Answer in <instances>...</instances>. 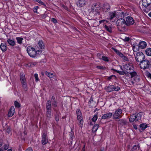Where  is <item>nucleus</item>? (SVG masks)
Masks as SVG:
<instances>
[{
  "label": "nucleus",
  "mask_w": 151,
  "mask_h": 151,
  "mask_svg": "<svg viewBox=\"0 0 151 151\" xmlns=\"http://www.w3.org/2000/svg\"><path fill=\"white\" fill-rule=\"evenodd\" d=\"M27 51L28 55L31 57L35 58L37 56V52L34 47L31 46H28L27 48Z\"/></svg>",
  "instance_id": "f257e3e1"
},
{
  "label": "nucleus",
  "mask_w": 151,
  "mask_h": 151,
  "mask_svg": "<svg viewBox=\"0 0 151 151\" xmlns=\"http://www.w3.org/2000/svg\"><path fill=\"white\" fill-rule=\"evenodd\" d=\"M150 65V62L147 59L144 60L139 63V65L141 68L145 69L149 68Z\"/></svg>",
  "instance_id": "f03ea898"
},
{
  "label": "nucleus",
  "mask_w": 151,
  "mask_h": 151,
  "mask_svg": "<svg viewBox=\"0 0 151 151\" xmlns=\"http://www.w3.org/2000/svg\"><path fill=\"white\" fill-rule=\"evenodd\" d=\"M136 61L140 63L145 59L144 54L141 52H139L136 53L135 56Z\"/></svg>",
  "instance_id": "7ed1b4c3"
},
{
  "label": "nucleus",
  "mask_w": 151,
  "mask_h": 151,
  "mask_svg": "<svg viewBox=\"0 0 151 151\" xmlns=\"http://www.w3.org/2000/svg\"><path fill=\"white\" fill-rule=\"evenodd\" d=\"M123 68L124 71L128 73L134 71V69L133 65L132 63H129L125 65H124Z\"/></svg>",
  "instance_id": "20e7f679"
},
{
  "label": "nucleus",
  "mask_w": 151,
  "mask_h": 151,
  "mask_svg": "<svg viewBox=\"0 0 151 151\" xmlns=\"http://www.w3.org/2000/svg\"><path fill=\"white\" fill-rule=\"evenodd\" d=\"M122 111L120 109L116 110L113 114V119H119L122 117Z\"/></svg>",
  "instance_id": "39448f33"
},
{
  "label": "nucleus",
  "mask_w": 151,
  "mask_h": 151,
  "mask_svg": "<svg viewBox=\"0 0 151 151\" xmlns=\"http://www.w3.org/2000/svg\"><path fill=\"white\" fill-rule=\"evenodd\" d=\"M129 73L131 75V78L135 82H138L139 81V77L137 75V73L135 72L132 71Z\"/></svg>",
  "instance_id": "423d86ee"
},
{
  "label": "nucleus",
  "mask_w": 151,
  "mask_h": 151,
  "mask_svg": "<svg viewBox=\"0 0 151 151\" xmlns=\"http://www.w3.org/2000/svg\"><path fill=\"white\" fill-rule=\"evenodd\" d=\"M120 89L118 86L115 87L114 85H110L108 86L106 88V90L109 92H111L114 91H118Z\"/></svg>",
  "instance_id": "0eeeda50"
},
{
  "label": "nucleus",
  "mask_w": 151,
  "mask_h": 151,
  "mask_svg": "<svg viewBox=\"0 0 151 151\" xmlns=\"http://www.w3.org/2000/svg\"><path fill=\"white\" fill-rule=\"evenodd\" d=\"M92 12L95 13H100L102 11V8L98 5H94L91 8Z\"/></svg>",
  "instance_id": "6e6552de"
},
{
  "label": "nucleus",
  "mask_w": 151,
  "mask_h": 151,
  "mask_svg": "<svg viewBox=\"0 0 151 151\" xmlns=\"http://www.w3.org/2000/svg\"><path fill=\"white\" fill-rule=\"evenodd\" d=\"M116 24L117 26L122 28H124L125 25L126 24L125 21L124 19L122 18L119 19L117 20L116 22Z\"/></svg>",
  "instance_id": "1a4fd4ad"
},
{
  "label": "nucleus",
  "mask_w": 151,
  "mask_h": 151,
  "mask_svg": "<svg viewBox=\"0 0 151 151\" xmlns=\"http://www.w3.org/2000/svg\"><path fill=\"white\" fill-rule=\"evenodd\" d=\"M20 80L22 85L24 89H26L27 84L26 83V78L24 75L22 74L20 76Z\"/></svg>",
  "instance_id": "9d476101"
},
{
  "label": "nucleus",
  "mask_w": 151,
  "mask_h": 151,
  "mask_svg": "<svg viewBox=\"0 0 151 151\" xmlns=\"http://www.w3.org/2000/svg\"><path fill=\"white\" fill-rule=\"evenodd\" d=\"M123 13V12L120 11L119 12L116 11H114V12H112L109 13V15L110 17V19H112L114 17L116 16H120V14H122Z\"/></svg>",
  "instance_id": "9b49d317"
},
{
  "label": "nucleus",
  "mask_w": 151,
  "mask_h": 151,
  "mask_svg": "<svg viewBox=\"0 0 151 151\" xmlns=\"http://www.w3.org/2000/svg\"><path fill=\"white\" fill-rule=\"evenodd\" d=\"M140 118L139 114H138L137 115L133 114L129 118V121L130 122H133L134 120L136 121H138Z\"/></svg>",
  "instance_id": "f8f14e48"
},
{
  "label": "nucleus",
  "mask_w": 151,
  "mask_h": 151,
  "mask_svg": "<svg viewBox=\"0 0 151 151\" xmlns=\"http://www.w3.org/2000/svg\"><path fill=\"white\" fill-rule=\"evenodd\" d=\"M125 22L127 25H132L134 23V20L132 17L129 16L126 18Z\"/></svg>",
  "instance_id": "ddd939ff"
},
{
  "label": "nucleus",
  "mask_w": 151,
  "mask_h": 151,
  "mask_svg": "<svg viewBox=\"0 0 151 151\" xmlns=\"http://www.w3.org/2000/svg\"><path fill=\"white\" fill-rule=\"evenodd\" d=\"M86 0H79L77 3V5L80 7H82L86 5Z\"/></svg>",
  "instance_id": "4468645a"
},
{
  "label": "nucleus",
  "mask_w": 151,
  "mask_h": 151,
  "mask_svg": "<svg viewBox=\"0 0 151 151\" xmlns=\"http://www.w3.org/2000/svg\"><path fill=\"white\" fill-rule=\"evenodd\" d=\"M15 112V108L13 106H11L9 111L8 116L9 117L12 116L14 114Z\"/></svg>",
  "instance_id": "2eb2a0df"
},
{
  "label": "nucleus",
  "mask_w": 151,
  "mask_h": 151,
  "mask_svg": "<svg viewBox=\"0 0 151 151\" xmlns=\"http://www.w3.org/2000/svg\"><path fill=\"white\" fill-rule=\"evenodd\" d=\"M113 116L112 113L109 112L104 114L102 117L103 119H109L111 118Z\"/></svg>",
  "instance_id": "dca6fc26"
},
{
  "label": "nucleus",
  "mask_w": 151,
  "mask_h": 151,
  "mask_svg": "<svg viewBox=\"0 0 151 151\" xmlns=\"http://www.w3.org/2000/svg\"><path fill=\"white\" fill-rule=\"evenodd\" d=\"M151 3V0H142V4L143 6L147 7Z\"/></svg>",
  "instance_id": "f3484780"
},
{
  "label": "nucleus",
  "mask_w": 151,
  "mask_h": 151,
  "mask_svg": "<svg viewBox=\"0 0 151 151\" xmlns=\"http://www.w3.org/2000/svg\"><path fill=\"white\" fill-rule=\"evenodd\" d=\"M138 44L139 46V47L141 49H145L146 47L147 46V43L145 41H141Z\"/></svg>",
  "instance_id": "a211bd4d"
},
{
  "label": "nucleus",
  "mask_w": 151,
  "mask_h": 151,
  "mask_svg": "<svg viewBox=\"0 0 151 151\" xmlns=\"http://www.w3.org/2000/svg\"><path fill=\"white\" fill-rule=\"evenodd\" d=\"M110 9L109 5L107 3L104 4V5L103 7L102 8V11L104 12H107Z\"/></svg>",
  "instance_id": "6ab92c4d"
},
{
  "label": "nucleus",
  "mask_w": 151,
  "mask_h": 151,
  "mask_svg": "<svg viewBox=\"0 0 151 151\" xmlns=\"http://www.w3.org/2000/svg\"><path fill=\"white\" fill-rule=\"evenodd\" d=\"M51 102L52 106H53L55 107H56L57 106V101L55 99V97L54 96H52V97L51 99Z\"/></svg>",
  "instance_id": "aec40b11"
},
{
  "label": "nucleus",
  "mask_w": 151,
  "mask_h": 151,
  "mask_svg": "<svg viewBox=\"0 0 151 151\" xmlns=\"http://www.w3.org/2000/svg\"><path fill=\"white\" fill-rule=\"evenodd\" d=\"M97 56L101 59H102L103 60L105 61H109V60L108 59V58L106 56H102L100 54H98Z\"/></svg>",
  "instance_id": "412c9836"
},
{
  "label": "nucleus",
  "mask_w": 151,
  "mask_h": 151,
  "mask_svg": "<svg viewBox=\"0 0 151 151\" xmlns=\"http://www.w3.org/2000/svg\"><path fill=\"white\" fill-rule=\"evenodd\" d=\"M133 50L134 51L137 52L139 50L140 47L139 44H133L132 47Z\"/></svg>",
  "instance_id": "4be33fe9"
},
{
  "label": "nucleus",
  "mask_w": 151,
  "mask_h": 151,
  "mask_svg": "<svg viewBox=\"0 0 151 151\" xmlns=\"http://www.w3.org/2000/svg\"><path fill=\"white\" fill-rule=\"evenodd\" d=\"M0 48L3 52H5L6 50V45L5 43H1L0 45Z\"/></svg>",
  "instance_id": "5701e85b"
},
{
  "label": "nucleus",
  "mask_w": 151,
  "mask_h": 151,
  "mask_svg": "<svg viewBox=\"0 0 151 151\" xmlns=\"http://www.w3.org/2000/svg\"><path fill=\"white\" fill-rule=\"evenodd\" d=\"M118 122V124H120L124 125L127 124L126 120L125 119H119Z\"/></svg>",
  "instance_id": "b1692460"
},
{
  "label": "nucleus",
  "mask_w": 151,
  "mask_h": 151,
  "mask_svg": "<svg viewBox=\"0 0 151 151\" xmlns=\"http://www.w3.org/2000/svg\"><path fill=\"white\" fill-rule=\"evenodd\" d=\"M45 74L48 77L50 78H53V77L55 76V74L51 73H49L47 71L45 72Z\"/></svg>",
  "instance_id": "393cba45"
},
{
  "label": "nucleus",
  "mask_w": 151,
  "mask_h": 151,
  "mask_svg": "<svg viewBox=\"0 0 151 151\" xmlns=\"http://www.w3.org/2000/svg\"><path fill=\"white\" fill-rule=\"evenodd\" d=\"M7 42L8 44L12 46H13L15 45V42L14 40L8 39Z\"/></svg>",
  "instance_id": "a878e982"
},
{
  "label": "nucleus",
  "mask_w": 151,
  "mask_h": 151,
  "mask_svg": "<svg viewBox=\"0 0 151 151\" xmlns=\"http://www.w3.org/2000/svg\"><path fill=\"white\" fill-rule=\"evenodd\" d=\"M76 114L77 115V118L79 119L80 118L83 117L81 112V111L80 109H77L76 111Z\"/></svg>",
  "instance_id": "bb28decb"
},
{
  "label": "nucleus",
  "mask_w": 151,
  "mask_h": 151,
  "mask_svg": "<svg viewBox=\"0 0 151 151\" xmlns=\"http://www.w3.org/2000/svg\"><path fill=\"white\" fill-rule=\"evenodd\" d=\"M99 124H96L94 125L92 128V132H96L99 128Z\"/></svg>",
  "instance_id": "cd10ccee"
},
{
  "label": "nucleus",
  "mask_w": 151,
  "mask_h": 151,
  "mask_svg": "<svg viewBox=\"0 0 151 151\" xmlns=\"http://www.w3.org/2000/svg\"><path fill=\"white\" fill-rule=\"evenodd\" d=\"M146 54L148 56H151V48H147L145 50Z\"/></svg>",
  "instance_id": "c85d7f7f"
},
{
  "label": "nucleus",
  "mask_w": 151,
  "mask_h": 151,
  "mask_svg": "<svg viewBox=\"0 0 151 151\" xmlns=\"http://www.w3.org/2000/svg\"><path fill=\"white\" fill-rule=\"evenodd\" d=\"M51 102L50 100H48L46 104V108L47 109H50Z\"/></svg>",
  "instance_id": "c756f323"
},
{
  "label": "nucleus",
  "mask_w": 151,
  "mask_h": 151,
  "mask_svg": "<svg viewBox=\"0 0 151 151\" xmlns=\"http://www.w3.org/2000/svg\"><path fill=\"white\" fill-rule=\"evenodd\" d=\"M38 45L42 49L44 48L45 46L42 41H39L38 42Z\"/></svg>",
  "instance_id": "7c9ffc66"
},
{
  "label": "nucleus",
  "mask_w": 151,
  "mask_h": 151,
  "mask_svg": "<svg viewBox=\"0 0 151 151\" xmlns=\"http://www.w3.org/2000/svg\"><path fill=\"white\" fill-rule=\"evenodd\" d=\"M77 119L78 122V124L80 127H82L83 125V117H81L79 119L77 118Z\"/></svg>",
  "instance_id": "2f4dec72"
},
{
  "label": "nucleus",
  "mask_w": 151,
  "mask_h": 151,
  "mask_svg": "<svg viewBox=\"0 0 151 151\" xmlns=\"http://www.w3.org/2000/svg\"><path fill=\"white\" fill-rule=\"evenodd\" d=\"M36 64V63L35 62H31L28 63L27 65V66L29 67H32Z\"/></svg>",
  "instance_id": "473e14b6"
},
{
  "label": "nucleus",
  "mask_w": 151,
  "mask_h": 151,
  "mask_svg": "<svg viewBox=\"0 0 151 151\" xmlns=\"http://www.w3.org/2000/svg\"><path fill=\"white\" fill-rule=\"evenodd\" d=\"M47 110L46 112L47 116L48 118H50L51 117V110L50 109H47Z\"/></svg>",
  "instance_id": "72a5a7b5"
},
{
  "label": "nucleus",
  "mask_w": 151,
  "mask_h": 151,
  "mask_svg": "<svg viewBox=\"0 0 151 151\" xmlns=\"http://www.w3.org/2000/svg\"><path fill=\"white\" fill-rule=\"evenodd\" d=\"M16 39L17 40V42L19 44H21L22 43V40H23V38L20 37H17Z\"/></svg>",
  "instance_id": "f704fd0d"
},
{
  "label": "nucleus",
  "mask_w": 151,
  "mask_h": 151,
  "mask_svg": "<svg viewBox=\"0 0 151 151\" xmlns=\"http://www.w3.org/2000/svg\"><path fill=\"white\" fill-rule=\"evenodd\" d=\"M104 28L106 30L109 32H111V28L110 27H108L106 25H105L104 26Z\"/></svg>",
  "instance_id": "c9c22d12"
},
{
  "label": "nucleus",
  "mask_w": 151,
  "mask_h": 151,
  "mask_svg": "<svg viewBox=\"0 0 151 151\" xmlns=\"http://www.w3.org/2000/svg\"><path fill=\"white\" fill-rule=\"evenodd\" d=\"M111 70L115 72H116L117 73H119V74H120L121 75H124V73H125V72H124V71L117 70H115L114 69H112Z\"/></svg>",
  "instance_id": "e433bc0d"
},
{
  "label": "nucleus",
  "mask_w": 151,
  "mask_h": 151,
  "mask_svg": "<svg viewBox=\"0 0 151 151\" xmlns=\"http://www.w3.org/2000/svg\"><path fill=\"white\" fill-rule=\"evenodd\" d=\"M48 139L46 138H42V144H46L48 142Z\"/></svg>",
  "instance_id": "4c0bfd02"
},
{
  "label": "nucleus",
  "mask_w": 151,
  "mask_h": 151,
  "mask_svg": "<svg viewBox=\"0 0 151 151\" xmlns=\"http://www.w3.org/2000/svg\"><path fill=\"white\" fill-rule=\"evenodd\" d=\"M140 127L142 129H145L147 127V125L145 123H142L140 124Z\"/></svg>",
  "instance_id": "58836bf2"
},
{
  "label": "nucleus",
  "mask_w": 151,
  "mask_h": 151,
  "mask_svg": "<svg viewBox=\"0 0 151 151\" xmlns=\"http://www.w3.org/2000/svg\"><path fill=\"white\" fill-rule=\"evenodd\" d=\"M112 49L119 56H120L121 55H122V53L117 49L113 48H112Z\"/></svg>",
  "instance_id": "ea45409f"
},
{
  "label": "nucleus",
  "mask_w": 151,
  "mask_h": 151,
  "mask_svg": "<svg viewBox=\"0 0 151 151\" xmlns=\"http://www.w3.org/2000/svg\"><path fill=\"white\" fill-rule=\"evenodd\" d=\"M119 56L121 57L123 60H125L126 61H127L128 60L127 58L122 53V55H121Z\"/></svg>",
  "instance_id": "a19ab883"
},
{
  "label": "nucleus",
  "mask_w": 151,
  "mask_h": 151,
  "mask_svg": "<svg viewBox=\"0 0 151 151\" xmlns=\"http://www.w3.org/2000/svg\"><path fill=\"white\" fill-rule=\"evenodd\" d=\"M35 78V81L37 82V81H40V79L38 77V75L37 74L35 73L34 75Z\"/></svg>",
  "instance_id": "79ce46f5"
},
{
  "label": "nucleus",
  "mask_w": 151,
  "mask_h": 151,
  "mask_svg": "<svg viewBox=\"0 0 151 151\" xmlns=\"http://www.w3.org/2000/svg\"><path fill=\"white\" fill-rule=\"evenodd\" d=\"M98 116L97 114L95 115L92 119V120L93 122H95L97 120Z\"/></svg>",
  "instance_id": "37998d69"
},
{
  "label": "nucleus",
  "mask_w": 151,
  "mask_h": 151,
  "mask_svg": "<svg viewBox=\"0 0 151 151\" xmlns=\"http://www.w3.org/2000/svg\"><path fill=\"white\" fill-rule=\"evenodd\" d=\"M14 105L16 107L19 108L20 106L19 104L17 101L14 102Z\"/></svg>",
  "instance_id": "c03bdc74"
},
{
  "label": "nucleus",
  "mask_w": 151,
  "mask_h": 151,
  "mask_svg": "<svg viewBox=\"0 0 151 151\" xmlns=\"http://www.w3.org/2000/svg\"><path fill=\"white\" fill-rule=\"evenodd\" d=\"M35 1L40 4L41 5L45 6V4L41 0H35Z\"/></svg>",
  "instance_id": "a18cd8bd"
},
{
  "label": "nucleus",
  "mask_w": 151,
  "mask_h": 151,
  "mask_svg": "<svg viewBox=\"0 0 151 151\" xmlns=\"http://www.w3.org/2000/svg\"><path fill=\"white\" fill-rule=\"evenodd\" d=\"M38 6H36L33 8V11L35 13H37V10L38 9Z\"/></svg>",
  "instance_id": "49530a36"
},
{
  "label": "nucleus",
  "mask_w": 151,
  "mask_h": 151,
  "mask_svg": "<svg viewBox=\"0 0 151 151\" xmlns=\"http://www.w3.org/2000/svg\"><path fill=\"white\" fill-rule=\"evenodd\" d=\"M51 21L52 22H53L54 23H56L57 22L56 19H55V18H52L51 19Z\"/></svg>",
  "instance_id": "de8ad7c7"
},
{
  "label": "nucleus",
  "mask_w": 151,
  "mask_h": 151,
  "mask_svg": "<svg viewBox=\"0 0 151 151\" xmlns=\"http://www.w3.org/2000/svg\"><path fill=\"white\" fill-rule=\"evenodd\" d=\"M47 134L45 133H43L42 136V138H46Z\"/></svg>",
  "instance_id": "09e8293b"
},
{
  "label": "nucleus",
  "mask_w": 151,
  "mask_h": 151,
  "mask_svg": "<svg viewBox=\"0 0 151 151\" xmlns=\"http://www.w3.org/2000/svg\"><path fill=\"white\" fill-rule=\"evenodd\" d=\"M25 151H33V150L31 147H29Z\"/></svg>",
  "instance_id": "8fccbe9b"
},
{
  "label": "nucleus",
  "mask_w": 151,
  "mask_h": 151,
  "mask_svg": "<svg viewBox=\"0 0 151 151\" xmlns=\"http://www.w3.org/2000/svg\"><path fill=\"white\" fill-rule=\"evenodd\" d=\"M129 37H126L124 39V40L125 41H128L129 40Z\"/></svg>",
  "instance_id": "3c124183"
},
{
  "label": "nucleus",
  "mask_w": 151,
  "mask_h": 151,
  "mask_svg": "<svg viewBox=\"0 0 151 151\" xmlns=\"http://www.w3.org/2000/svg\"><path fill=\"white\" fill-rule=\"evenodd\" d=\"M97 68L100 69H104L105 67L103 66H97Z\"/></svg>",
  "instance_id": "603ef678"
},
{
  "label": "nucleus",
  "mask_w": 151,
  "mask_h": 151,
  "mask_svg": "<svg viewBox=\"0 0 151 151\" xmlns=\"http://www.w3.org/2000/svg\"><path fill=\"white\" fill-rule=\"evenodd\" d=\"M137 148V146L136 145H134L132 148V150L133 151L134 150H136Z\"/></svg>",
  "instance_id": "864d4df0"
},
{
  "label": "nucleus",
  "mask_w": 151,
  "mask_h": 151,
  "mask_svg": "<svg viewBox=\"0 0 151 151\" xmlns=\"http://www.w3.org/2000/svg\"><path fill=\"white\" fill-rule=\"evenodd\" d=\"M8 148V146L7 145H5L4 146V148L5 150L7 149Z\"/></svg>",
  "instance_id": "5fc2aeb1"
},
{
  "label": "nucleus",
  "mask_w": 151,
  "mask_h": 151,
  "mask_svg": "<svg viewBox=\"0 0 151 151\" xmlns=\"http://www.w3.org/2000/svg\"><path fill=\"white\" fill-rule=\"evenodd\" d=\"M133 126L134 128L135 129H137V127L136 125L133 124Z\"/></svg>",
  "instance_id": "6e6d98bb"
},
{
  "label": "nucleus",
  "mask_w": 151,
  "mask_h": 151,
  "mask_svg": "<svg viewBox=\"0 0 151 151\" xmlns=\"http://www.w3.org/2000/svg\"><path fill=\"white\" fill-rule=\"evenodd\" d=\"M70 137H71V139H73V134H72V133H71L70 135Z\"/></svg>",
  "instance_id": "4d7b16f0"
},
{
  "label": "nucleus",
  "mask_w": 151,
  "mask_h": 151,
  "mask_svg": "<svg viewBox=\"0 0 151 151\" xmlns=\"http://www.w3.org/2000/svg\"><path fill=\"white\" fill-rule=\"evenodd\" d=\"M147 75L148 77L151 79V74L149 73Z\"/></svg>",
  "instance_id": "13d9d810"
},
{
  "label": "nucleus",
  "mask_w": 151,
  "mask_h": 151,
  "mask_svg": "<svg viewBox=\"0 0 151 151\" xmlns=\"http://www.w3.org/2000/svg\"><path fill=\"white\" fill-rule=\"evenodd\" d=\"M131 84H132V85H133V84H134L135 83L133 81H131Z\"/></svg>",
  "instance_id": "bf43d9fd"
},
{
  "label": "nucleus",
  "mask_w": 151,
  "mask_h": 151,
  "mask_svg": "<svg viewBox=\"0 0 151 151\" xmlns=\"http://www.w3.org/2000/svg\"><path fill=\"white\" fill-rule=\"evenodd\" d=\"M55 120L56 121L58 122L59 121V119L58 117H55Z\"/></svg>",
  "instance_id": "052dcab7"
},
{
  "label": "nucleus",
  "mask_w": 151,
  "mask_h": 151,
  "mask_svg": "<svg viewBox=\"0 0 151 151\" xmlns=\"http://www.w3.org/2000/svg\"><path fill=\"white\" fill-rule=\"evenodd\" d=\"M148 15L150 17H151V12H150L148 14Z\"/></svg>",
  "instance_id": "680f3d73"
},
{
  "label": "nucleus",
  "mask_w": 151,
  "mask_h": 151,
  "mask_svg": "<svg viewBox=\"0 0 151 151\" xmlns=\"http://www.w3.org/2000/svg\"><path fill=\"white\" fill-rule=\"evenodd\" d=\"M83 149H84V151H85V145H84L82 148V150H83Z\"/></svg>",
  "instance_id": "e2e57ef3"
},
{
  "label": "nucleus",
  "mask_w": 151,
  "mask_h": 151,
  "mask_svg": "<svg viewBox=\"0 0 151 151\" xmlns=\"http://www.w3.org/2000/svg\"><path fill=\"white\" fill-rule=\"evenodd\" d=\"M104 20H100L99 21L100 24H101L102 22H104Z\"/></svg>",
  "instance_id": "0e129e2a"
},
{
  "label": "nucleus",
  "mask_w": 151,
  "mask_h": 151,
  "mask_svg": "<svg viewBox=\"0 0 151 151\" xmlns=\"http://www.w3.org/2000/svg\"><path fill=\"white\" fill-rule=\"evenodd\" d=\"M111 78H112V77L110 76L108 78V79H111Z\"/></svg>",
  "instance_id": "69168bd1"
},
{
  "label": "nucleus",
  "mask_w": 151,
  "mask_h": 151,
  "mask_svg": "<svg viewBox=\"0 0 151 151\" xmlns=\"http://www.w3.org/2000/svg\"><path fill=\"white\" fill-rule=\"evenodd\" d=\"M120 68L122 70H123V68L122 66H120Z\"/></svg>",
  "instance_id": "338daca9"
},
{
  "label": "nucleus",
  "mask_w": 151,
  "mask_h": 151,
  "mask_svg": "<svg viewBox=\"0 0 151 151\" xmlns=\"http://www.w3.org/2000/svg\"><path fill=\"white\" fill-rule=\"evenodd\" d=\"M101 151H104V149H102L101 150Z\"/></svg>",
  "instance_id": "774afa93"
}]
</instances>
